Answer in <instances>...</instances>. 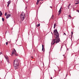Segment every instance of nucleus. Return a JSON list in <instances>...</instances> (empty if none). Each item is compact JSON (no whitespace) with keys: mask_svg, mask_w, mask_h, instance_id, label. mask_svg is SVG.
I'll list each match as a JSON object with an SVG mask.
<instances>
[{"mask_svg":"<svg viewBox=\"0 0 79 79\" xmlns=\"http://www.w3.org/2000/svg\"><path fill=\"white\" fill-rule=\"evenodd\" d=\"M19 60L17 59V61L15 60L14 62L13 66L15 67V69H18V66H19Z\"/></svg>","mask_w":79,"mask_h":79,"instance_id":"f257e3e1","label":"nucleus"},{"mask_svg":"<svg viewBox=\"0 0 79 79\" xmlns=\"http://www.w3.org/2000/svg\"><path fill=\"white\" fill-rule=\"evenodd\" d=\"M20 17L21 18L22 21H24V19H25L26 16H25V13L23 12L21 15H20Z\"/></svg>","mask_w":79,"mask_h":79,"instance_id":"f03ea898","label":"nucleus"},{"mask_svg":"<svg viewBox=\"0 0 79 79\" xmlns=\"http://www.w3.org/2000/svg\"><path fill=\"white\" fill-rule=\"evenodd\" d=\"M55 38L56 44L57 43H59L60 42V39L59 38V36H55Z\"/></svg>","mask_w":79,"mask_h":79,"instance_id":"7ed1b4c3","label":"nucleus"},{"mask_svg":"<svg viewBox=\"0 0 79 79\" xmlns=\"http://www.w3.org/2000/svg\"><path fill=\"white\" fill-rule=\"evenodd\" d=\"M53 34L54 35H55V36H59V34L58 33L57 29L54 30Z\"/></svg>","mask_w":79,"mask_h":79,"instance_id":"20e7f679","label":"nucleus"},{"mask_svg":"<svg viewBox=\"0 0 79 79\" xmlns=\"http://www.w3.org/2000/svg\"><path fill=\"white\" fill-rule=\"evenodd\" d=\"M16 52V50H15V49H13V50L12 51V52L11 53V56H13L15 54V53Z\"/></svg>","mask_w":79,"mask_h":79,"instance_id":"39448f33","label":"nucleus"},{"mask_svg":"<svg viewBox=\"0 0 79 79\" xmlns=\"http://www.w3.org/2000/svg\"><path fill=\"white\" fill-rule=\"evenodd\" d=\"M56 41L55 40V39H53L52 40V41L51 42V44L52 45H54L55 43H56Z\"/></svg>","mask_w":79,"mask_h":79,"instance_id":"423d86ee","label":"nucleus"},{"mask_svg":"<svg viewBox=\"0 0 79 79\" xmlns=\"http://www.w3.org/2000/svg\"><path fill=\"white\" fill-rule=\"evenodd\" d=\"M6 60L8 63H9V60H8V57L7 56H5Z\"/></svg>","mask_w":79,"mask_h":79,"instance_id":"0eeeda50","label":"nucleus"},{"mask_svg":"<svg viewBox=\"0 0 79 79\" xmlns=\"http://www.w3.org/2000/svg\"><path fill=\"white\" fill-rule=\"evenodd\" d=\"M10 14H7L6 16V19H8L9 18H10Z\"/></svg>","mask_w":79,"mask_h":79,"instance_id":"6e6552de","label":"nucleus"},{"mask_svg":"<svg viewBox=\"0 0 79 79\" xmlns=\"http://www.w3.org/2000/svg\"><path fill=\"white\" fill-rule=\"evenodd\" d=\"M61 10H59L58 11L59 14H58V15H60V14H61Z\"/></svg>","mask_w":79,"mask_h":79,"instance_id":"1a4fd4ad","label":"nucleus"},{"mask_svg":"<svg viewBox=\"0 0 79 79\" xmlns=\"http://www.w3.org/2000/svg\"><path fill=\"white\" fill-rule=\"evenodd\" d=\"M3 15V13L1 11H0V17L2 16V15Z\"/></svg>","mask_w":79,"mask_h":79,"instance_id":"9d476101","label":"nucleus"},{"mask_svg":"<svg viewBox=\"0 0 79 79\" xmlns=\"http://www.w3.org/2000/svg\"><path fill=\"white\" fill-rule=\"evenodd\" d=\"M54 17V15H52L51 16V19H53Z\"/></svg>","mask_w":79,"mask_h":79,"instance_id":"9b49d317","label":"nucleus"},{"mask_svg":"<svg viewBox=\"0 0 79 79\" xmlns=\"http://www.w3.org/2000/svg\"><path fill=\"white\" fill-rule=\"evenodd\" d=\"M56 26V23H54V29L55 28Z\"/></svg>","mask_w":79,"mask_h":79,"instance_id":"f8f14e48","label":"nucleus"},{"mask_svg":"<svg viewBox=\"0 0 79 79\" xmlns=\"http://www.w3.org/2000/svg\"><path fill=\"white\" fill-rule=\"evenodd\" d=\"M8 4H9L10 5V3H11V1H9L8 2H7Z\"/></svg>","mask_w":79,"mask_h":79,"instance_id":"ddd939ff","label":"nucleus"},{"mask_svg":"<svg viewBox=\"0 0 79 79\" xmlns=\"http://www.w3.org/2000/svg\"><path fill=\"white\" fill-rule=\"evenodd\" d=\"M75 2H79V0H75Z\"/></svg>","mask_w":79,"mask_h":79,"instance_id":"4468645a","label":"nucleus"},{"mask_svg":"<svg viewBox=\"0 0 79 79\" xmlns=\"http://www.w3.org/2000/svg\"><path fill=\"white\" fill-rule=\"evenodd\" d=\"M18 53L15 52V56H18Z\"/></svg>","mask_w":79,"mask_h":79,"instance_id":"2eb2a0df","label":"nucleus"},{"mask_svg":"<svg viewBox=\"0 0 79 79\" xmlns=\"http://www.w3.org/2000/svg\"><path fill=\"white\" fill-rule=\"evenodd\" d=\"M2 21H5V19L3 18H2Z\"/></svg>","mask_w":79,"mask_h":79,"instance_id":"dca6fc26","label":"nucleus"},{"mask_svg":"<svg viewBox=\"0 0 79 79\" xmlns=\"http://www.w3.org/2000/svg\"><path fill=\"white\" fill-rule=\"evenodd\" d=\"M71 34H72V36L73 34V31H71Z\"/></svg>","mask_w":79,"mask_h":79,"instance_id":"f3484780","label":"nucleus"},{"mask_svg":"<svg viewBox=\"0 0 79 79\" xmlns=\"http://www.w3.org/2000/svg\"><path fill=\"white\" fill-rule=\"evenodd\" d=\"M40 26V24H39L37 25V27H39Z\"/></svg>","mask_w":79,"mask_h":79,"instance_id":"a211bd4d","label":"nucleus"},{"mask_svg":"<svg viewBox=\"0 0 79 79\" xmlns=\"http://www.w3.org/2000/svg\"><path fill=\"white\" fill-rule=\"evenodd\" d=\"M69 18H71V15H69Z\"/></svg>","mask_w":79,"mask_h":79,"instance_id":"6ab92c4d","label":"nucleus"},{"mask_svg":"<svg viewBox=\"0 0 79 79\" xmlns=\"http://www.w3.org/2000/svg\"><path fill=\"white\" fill-rule=\"evenodd\" d=\"M9 5H10V4H8V5H7V7H9Z\"/></svg>","mask_w":79,"mask_h":79,"instance_id":"aec40b11","label":"nucleus"},{"mask_svg":"<svg viewBox=\"0 0 79 79\" xmlns=\"http://www.w3.org/2000/svg\"><path fill=\"white\" fill-rule=\"evenodd\" d=\"M61 8H62V6H61L60 7V10H61Z\"/></svg>","mask_w":79,"mask_h":79,"instance_id":"412c9836","label":"nucleus"},{"mask_svg":"<svg viewBox=\"0 0 79 79\" xmlns=\"http://www.w3.org/2000/svg\"><path fill=\"white\" fill-rule=\"evenodd\" d=\"M62 48H63V46H61V47L60 50V51H61V49Z\"/></svg>","mask_w":79,"mask_h":79,"instance_id":"4be33fe9","label":"nucleus"},{"mask_svg":"<svg viewBox=\"0 0 79 79\" xmlns=\"http://www.w3.org/2000/svg\"><path fill=\"white\" fill-rule=\"evenodd\" d=\"M7 15V13H5V16H6Z\"/></svg>","mask_w":79,"mask_h":79,"instance_id":"5701e85b","label":"nucleus"},{"mask_svg":"<svg viewBox=\"0 0 79 79\" xmlns=\"http://www.w3.org/2000/svg\"><path fill=\"white\" fill-rule=\"evenodd\" d=\"M69 6H68V9H69Z\"/></svg>","mask_w":79,"mask_h":79,"instance_id":"b1692460","label":"nucleus"},{"mask_svg":"<svg viewBox=\"0 0 79 79\" xmlns=\"http://www.w3.org/2000/svg\"><path fill=\"white\" fill-rule=\"evenodd\" d=\"M8 42H6V45H8Z\"/></svg>","mask_w":79,"mask_h":79,"instance_id":"393cba45","label":"nucleus"},{"mask_svg":"<svg viewBox=\"0 0 79 79\" xmlns=\"http://www.w3.org/2000/svg\"><path fill=\"white\" fill-rule=\"evenodd\" d=\"M44 45H42V48H44Z\"/></svg>","mask_w":79,"mask_h":79,"instance_id":"a878e982","label":"nucleus"},{"mask_svg":"<svg viewBox=\"0 0 79 79\" xmlns=\"http://www.w3.org/2000/svg\"><path fill=\"white\" fill-rule=\"evenodd\" d=\"M79 2L76 3H75V5H77V4H79Z\"/></svg>","mask_w":79,"mask_h":79,"instance_id":"bb28decb","label":"nucleus"},{"mask_svg":"<svg viewBox=\"0 0 79 79\" xmlns=\"http://www.w3.org/2000/svg\"><path fill=\"white\" fill-rule=\"evenodd\" d=\"M66 35V33H64L63 34V35Z\"/></svg>","mask_w":79,"mask_h":79,"instance_id":"cd10ccee","label":"nucleus"},{"mask_svg":"<svg viewBox=\"0 0 79 79\" xmlns=\"http://www.w3.org/2000/svg\"><path fill=\"white\" fill-rule=\"evenodd\" d=\"M39 0H37V2H39Z\"/></svg>","mask_w":79,"mask_h":79,"instance_id":"c85d7f7f","label":"nucleus"},{"mask_svg":"<svg viewBox=\"0 0 79 79\" xmlns=\"http://www.w3.org/2000/svg\"><path fill=\"white\" fill-rule=\"evenodd\" d=\"M39 2H36V5H38V4H39Z\"/></svg>","mask_w":79,"mask_h":79,"instance_id":"c756f323","label":"nucleus"},{"mask_svg":"<svg viewBox=\"0 0 79 79\" xmlns=\"http://www.w3.org/2000/svg\"><path fill=\"white\" fill-rule=\"evenodd\" d=\"M44 48H42V51H43V50H44Z\"/></svg>","mask_w":79,"mask_h":79,"instance_id":"7c9ffc66","label":"nucleus"},{"mask_svg":"<svg viewBox=\"0 0 79 79\" xmlns=\"http://www.w3.org/2000/svg\"><path fill=\"white\" fill-rule=\"evenodd\" d=\"M77 12H78V13H79V10H77Z\"/></svg>","mask_w":79,"mask_h":79,"instance_id":"2f4dec72","label":"nucleus"},{"mask_svg":"<svg viewBox=\"0 0 79 79\" xmlns=\"http://www.w3.org/2000/svg\"><path fill=\"white\" fill-rule=\"evenodd\" d=\"M50 8H52V6H50Z\"/></svg>","mask_w":79,"mask_h":79,"instance_id":"473e14b6","label":"nucleus"},{"mask_svg":"<svg viewBox=\"0 0 79 79\" xmlns=\"http://www.w3.org/2000/svg\"><path fill=\"white\" fill-rule=\"evenodd\" d=\"M26 9H27V7H26L25 10H26Z\"/></svg>","mask_w":79,"mask_h":79,"instance_id":"72a5a7b5","label":"nucleus"},{"mask_svg":"<svg viewBox=\"0 0 79 79\" xmlns=\"http://www.w3.org/2000/svg\"><path fill=\"white\" fill-rule=\"evenodd\" d=\"M67 76H68V74H66V77H67Z\"/></svg>","mask_w":79,"mask_h":79,"instance_id":"f704fd0d","label":"nucleus"},{"mask_svg":"<svg viewBox=\"0 0 79 79\" xmlns=\"http://www.w3.org/2000/svg\"><path fill=\"white\" fill-rule=\"evenodd\" d=\"M65 55H63V56H65Z\"/></svg>","mask_w":79,"mask_h":79,"instance_id":"c9c22d12","label":"nucleus"},{"mask_svg":"<svg viewBox=\"0 0 79 79\" xmlns=\"http://www.w3.org/2000/svg\"><path fill=\"white\" fill-rule=\"evenodd\" d=\"M71 5V4H69V6H70Z\"/></svg>","mask_w":79,"mask_h":79,"instance_id":"e433bc0d","label":"nucleus"},{"mask_svg":"<svg viewBox=\"0 0 79 79\" xmlns=\"http://www.w3.org/2000/svg\"><path fill=\"white\" fill-rule=\"evenodd\" d=\"M51 34H52V35H53V33H52V32H51Z\"/></svg>","mask_w":79,"mask_h":79,"instance_id":"4c0bfd02","label":"nucleus"},{"mask_svg":"<svg viewBox=\"0 0 79 79\" xmlns=\"http://www.w3.org/2000/svg\"><path fill=\"white\" fill-rule=\"evenodd\" d=\"M71 37H72H72H73V35L72 36V35H71Z\"/></svg>","mask_w":79,"mask_h":79,"instance_id":"58836bf2","label":"nucleus"},{"mask_svg":"<svg viewBox=\"0 0 79 79\" xmlns=\"http://www.w3.org/2000/svg\"><path fill=\"white\" fill-rule=\"evenodd\" d=\"M51 79H52V77H51Z\"/></svg>","mask_w":79,"mask_h":79,"instance_id":"ea45409f","label":"nucleus"},{"mask_svg":"<svg viewBox=\"0 0 79 79\" xmlns=\"http://www.w3.org/2000/svg\"><path fill=\"white\" fill-rule=\"evenodd\" d=\"M31 58H33V57L31 56Z\"/></svg>","mask_w":79,"mask_h":79,"instance_id":"a19ab883","label":"nucleus"},{"mask_svg":"<svg viewBox=\"0 0 79 79\" xmlns=\"http://www.w3.org/2000/svg\"><path fill=\"white\" fill-rule=\"evenodd\" d=\"M22 48H23V46H22Z\"/></svg>","mask_w":79,"mask_h":79,"instance_id":"79ce46f5","label":"nucleus"},{"mask_svg":"<svg viewBox=\"0 0 79 79\" xmlns=\"http://www.w3.org/2000/svg\"><path fill=\"white\" fill-rule=\"evenodd\" d=\"M7 32V31H6V33Z\"/></svg>","mask_w":79,"mask_h":79,"instance_id":"37998d69","label":"nucleus"},{"mask_svg":"<svg viewBox=\"0 0 79 79\" xmlns=\"http://www.w3.org/2000/svg\"><path fill=\"white\" fill-rule=\"evenodd\" d=\"M64 58H66V57H65V56H64Z\"/></svg>","mask_w":79,"mask_h":79,"instance_id":"c03bdc74","label":"nucleus"},{"mask_svg":"<svg viewBox=\"0 0 79 79\" xmlns=\"http://www.w3.org/2000/svg\"><path fill=\"white\" fill-rule=\"evenodd\" d=\"M0 55H1V53H0Z\"/></svg>","mask_w":79,"mask_h":79,"instance_id":"a18cd8bd","label":"nucleus"},{"mask_svg":"<svg viewBox=\"0 0 79 79\" xmlns=\"http://www.w3.org/2000/svg\"><path fill=\"white\" fill-rule=\"evenodd\" d=\"M64 79H65V78H64Z\"/></svg>","mask_w":79,"mask_h":79,"instance_id":"49530a36","label":"nucleus"}]
</instances>
